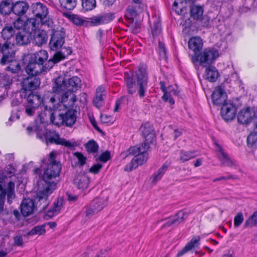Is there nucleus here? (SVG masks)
Here are the masks:
<instances>
[{
    "mask_svg": "<svg viewBox=\"0 0 257 257\" xmlns=\"http://www.w3.org/2000/svg\"><path fill=\"white\" fill-rule=\"evenodd\" d=\"M57 153L52 151L49 154V164L43 174V179L39 184L37 196L40 202L43 201V208L48 205V197L56 188L57 183L53 180L58 177L61 170V164L55 160Z\"/></svg>",
    "mask_w": 257,
    "mask_h": 257,
    "instance_id": "f257e3e1",
    "label": "nucleus"
},
{
    "mask_svg": "<svg viewBox=\"0 0 257 257\" xmlns=\"http://www.w3.org/2000/svg\"><path fill=\"white\" fill-rule=\"evenodd\" d=\"M125 82L128 92L134 93L138 88L139 96L143 97L145 96L147 88L148 75L145 69H139L135 75H127L125 78Z\"/></svg>",
    "mask_w": 257,
    "mask_h": 257,
    "instance_id": "f03ea898",
    "label": "nucleus"
},
{
    "mask_svg": "<svg viewBox=\"0 0 257 257\" xmlns=\"http://www.w3.org/2000/svg\"><path fill=\"white\" fill-rule=\"evenodd\" d=\"M149 148L150 146L146 144H142L140 146L131 147L129 150L130 154L135 155V156L126 166L124 170L127 172L131 171L137 168L138 166L146 162L148 159L146 152Z\"/></svg>",
    "mask_w": 257,
    "mask_h": 257,
    "instance_id": "7ed1b4c3",
    "label": "nucleus"
},
{
    "mask_svg": "<svg viewBox=\"0 0 257 257\" xmlns=\"http://www.w3.org/2000/svg\"><path fill=\"white\" fill-rule=\"evenodd\" d=\"M34 131L36 133L37 137L41 140H43L44 138L46 139V142L53 143L57 145L64 146L66 147L71 148L75 146L74 142H71L64 138L60 137L58 134L55 132H43L41 128L35 127L34 128Z\"/></svg>",
    "mask_w": 257,
    "mask_h": 257,
    "instance_id": "20e7f679",
    "label": "nucleus"
},
{
    "mask_svg": "<svg viewBox=\"0 0 257 257\" xmlns=\"http://www.w3.org/2000/svg\"><path fill=\"white\" fill-rule=\"evenodd\" d=\"M55 91L63 92L68 90L74 92L80 87L81 80L78 77L73 76L65 81L63 77L58 76L55 80Z\"/></svg>",
    "mask_w": 257,
    "mask_h": 257,
    "instance_id": "39448f33",
    "label": "nucleus"
},
{
    "mask_svg": "<svg viewBox=\"0 0 257 257\" xmlns=\"http://www.w3.org/2000/svg\"><path fill=\"white\" fill-rule=\"evenodd\" d=\"M218 56L219 53L217 50L209 48L205 49L198 56L193 57L192 59L193 63L199 61L201 66L206 67L213 63Z\"/></svg>",
    "mask_w": 257,
    "mask_h": 257,
    "instance_id": "423d86ee",
    "label": "nucleus"
},
{
    "mask_svg": "<svg viewBox=\"0 0 257 257\" xmlns=\"http://www.w3.org/2000/svg\"><path fill=\"white\" fill-rule=\"evenodd\" d=\"M32 13L37 18L40 19L42 24L51 27L53 24L51 19H47L48 10L47 7L39 3L33 4L31 6Z\"/></svg>",
    "mask_w": 257,
    "mask_h": 257,
    "instance_id": "0eeeda50",
    "label": "nucleus"
},
{
    "mask_svg": "<svg viewBox=\"0 0 257 257\" xmlns=\"http://www.w3.org/2000/svg\"><path fill=\"white\" fill-rule=\"evenodd\" d=\"M56 86L53 87L52 92H48L46 93L42 98V103L47 109H55L56 105L60 102V93L62 92H58L54 89Z\"/></svg>",
    "mask_w": 257,
    "mask_h": 257,
    "instance_id": "6e6552de",
    "label": "nucleus"
},
{
    "mask_svg": "<svg viewBox=\"0 0 257 257\" xmlns=\"http://www.w3.org/2000/svg\"><path fill=\"white\" fill-rule=\"evenodd\" d=\"M57 117L60 120V121H55V117L53 114L51 116V121L56 124L65 123L67 126H71L76 120V112L74 110H68L65 114L59 113Z\"/></svg>",
    "mask_w": 257,
    "mask_h": 257,
    "instance_id": "1a4fd4ad",
    "label": "nucleus"
},
{
    "mask_svg": "<svg viewBox=\"0 0 257 257\" xmlns=\"http://www.w3.org/2000/svg\"><path fill=\"white\" fill-rule=\"evenodd\" d=\"M237 108L233 103L228 101L224 103L221 109V114L225 121L233 120L236 115Z\"/></svg>",
    "mask_w": 257,
    "mask_h": 257,
    "instance_id": "9d476101",
    "label": "nucleus"
},
{
    "mask_svg": "<svg viewBox=\"0 0 257 257\" xmlns=\"http://www.w3.org/2000/svg\"><path fill=\"white\" fill-rule=\"evenodd\" d=\"M16 51L15 46L14 44L7 41L2 46V52L3 55L1 60V64L5 65L8 61H10L15 58Z\"/></svg>",
    "mask_w": 257,
    "mask_h": 257,
    "instance_id": "9b49d317",
    "label": "nucleus"
},
{
    "mask_svg": "<svg viewBox=\"0 0 257 257\" xmlns=\"http://www.w3.org/2000/svg\"><path fill=\"white\" fill-rule=\"evenodd\" d=\"M161 88L164 92L162 99L165 101L168 102L170 104H174L175 101L173 98V96L177 95L179 93L178 88L176 86H169L166 88L163 82H160Z\"/></svg>",
    "mask_w": 257,
    "mask_h": 257,
    "instance_id": "f8f14e48",
    "label": "nucleus"
},
{
    "mask_svg": "<svg viewBox=\"0 0 257 257\" xmlns=\"http://www.w3.org/2000/svg\"><path fill=\"white\" fill-rule=\"evenodd\" d=\"M212 100L213 103L216 105H223L224 103L228 102L227 95L222 85L215 88L212 94Z\"/></svg>",
    "mask_w": 257,
    "mask_h": 257,
    "instance_id": "ddd939ff",
    "label": "nucleus"
},
{
    "mask_svg": "<svg viewBox=\"0 0 257 257\" xmlns=\"http://www.w3.org/2000/svg\"><path fill=\"white\" fill-rule=\"evenodd\" d=\"M255 113L249 107H246L241 109L237 115V120L238 122L248 125L255 118Z\"/></svg>",
    "mask_w": 257,
    "mask_h": 257,
    "instance_id": "4468645a",
    "label": "nucleus"
},
{
    "mask_svg": "<svg viewBox=\"0 0 257 257\" xmlns=\"http://www.w3.org/2000/svg\"><path fill=\"white\" fill-rule=\"evenodd\" d=\"M64 33L62 31H55L53 32L50 42L51 50L55 51L61 48L64 43Z\"/></svg>",
    "mask_w": 257,
    "mask_h": 257,
    "instance_id": "2eb2a0df",
    "label": "nucleus"
},
{
    "mask_svg": "<svg viewBox=\"0 0 257 257\" xmlns=\"http://www.w3.org/2000/svg\"><path fill=\"white\" fill-rule=\"evenodd\" d=\"M140 131L145 140L144 144L149 146L150 144L153 143L155 140V134L154 129L150 123L147 122L143 124L140 127Z\"/></svg>",
    "mask_w": 257,
    "mask_h": 257,
    "instance_id": "dca6fc26",
    "label": "nucleus"
},
{
    "mask_svg": "<svg viewBox=\"0 0 257 257\" xmlns=\"http://www.w3.org/2000/svg\"><path fill=\"white\" fill-rule=\"evenodd\" d=\"M215 151L218 158L222 165L231 167L234 165L233 161L230 159L228 154L224 151L222 147L217 143H215Z\"/></svg>",
    "mask_w": 257,
    "mask_h": 257,
    "instance_id": "f3484780",
    "label": "nucleus"
},
{
    "mask_svg": "<svg viewBox=\"0 0 257 257\" xmlns=\"http://www.w3.org/2000/svg\"><path fill=\"white\" fill-rule=\"evenodd\" d=\"M36 208L33 200L27 198L24 199L21 204V211L24 216L27 217L32 215Z\"/></svg>",
    "mask_w": 257,
    "mask_h": 257,
    "instance_id": "a211bd4d",
    "label": "nucleus"
},
{
    "mask_svg": "<svg viewBox=\"0 0 257 257\" xmlns=\"http://www.w3.org/2000/svg\"><path fill=\"white\" fill-rule=\"evenodd\" d=\"M73 183L78 189L84 190L89 186V179L86 174L79 173L75 176Z\"/></svg>",
    "mask_w": 257,
    "mask_h": 257,
    "instance_id": "6ab92c4d",
    "label": "nucleus"
},
{
    "mask_svg": "<svg viewBox=\"0 0 257 257\" xmlns=\"http://www.w3.org/2000/svg\"><path fill=\"white\" fill-rule=\"evenodd\" d=\"M29 8V6L25 1H18L12 5V12L19 17L24 15Z\"/></svg>",
    "mask_w": 257,
    "mask_h": 257,
    "instance_id": "aec40b11",
    "label": "nucleus"
},
{
    "mask_svg": "<svg viewBox=\"0 0 257 257\" xmlns=\"http://www.w3.org/2000/svg\"><path fill=\"white\" fill-rule=\"evenodd\" d=\"M26 71L29 75H37L43 72V65L29 58V62L26 67Z\"/></svg>",
    "mask_w": 257,
    "mask_h": 257,
    "instance_id": "412c9836",
    "label": "nucleus"
},
{
    "mask_svg": "<svg viewBox=\"0 0 257 257\" xmlns=\"http://www.w3.org/2000/svg\"><path fill=\"white\" fill-rule=\"evenodd\" d=\"M200 236H193L185 246L177 254V257H180L193 248H198L200 245Z\"/></svg>",
    "mask_w": 257,
    "mask_h": 257,
    "instance_id": "4be33fe9",
    "label": "nucleus"
},
{
    "mask_svg": "<svg viewBox=\"0 0 257 257\" xmlns=\"http://www.w3.org/2000/svg\"><path fill=\"white\" fill-rule=\"evenodd\" d=\"M40 84V81L37 77H27L23 82V88L24 90L31 91L36 89Z\"/></svg>",
    "mask_w": 257,
    "mask_h": 257,
    "instance_id": "5701e85b",
    "label": "nucleus"
},
{
    "mask_svg": "<svg viewBox=\"0 0 257 257\" xmlns=\"http://www.w3.org/2000/svg\"><path fill=\"white\" fill-rule=\"evenodd\" d=\"M203 75V77L211 82H215L219 76L217 69L213 66H207Z\"/></svg>",
    "mask_w": 257,
    "mask_h": 257,
    "instance_id": "b1692460",
    "label": "nucleus"
},
{
    "mask_svg": "<svg viewBox=\"0 0 257 257\" xmlns=\"http://www.w3.org/2000/svg\"><path fill=\"white\" fill-rule=\"evenodd\" d=\"M65 92L61 95L60 98V102L64 103L65 106H71L76 101V96L73 91L65 90Z\"/></svg>",
    "mask_w": 257,
    "mask_h": 257,
    "instance_id": "393cba45",
    "label": "nucleus"
},
{
    "mask_svg": "<svg viewBox=\"0 0 257 257\" xmlns=\"http://www.w3.org/2000/svg\"><path fill=\"white\" fill-rule=\"evenodd\" d=\"M66 57L65 52H57L53 56L52 59L49 60L45 65L43 66V72L47 71L50 70L53 66L54 64L62 60H64Z\"/></svg>",
    "mask_w": 257,
    "mask_h": 257,
    "instance_id": "a878e982",
    "label": "nucleus"
},
{
    "mask_svg": "<svg viewBox=\"0 0 257 257\" xmlns=\"http://www.w3.org/2000/svg\"><path fill=\"white\" fill-rule=\"evenodd\" d=\"M40 25V21L35 18L28 19L25 21L24 31L31 34L36 31Z\"/></svg>",
    "mask_w": 257,
    "mask_h": 257,
    "instance_id": "bb28decb",
    "label": "nucleus"
},
{
    "mask_svg": "<svg viewBox=\"0 0 257 257\" xmlns=\"http://www.w3.org/2000/svg\"><path fill=\"white\" fill-rule=\"evenodd\" d=\"M33 33V37L36 44L39 46L46 43L48 36L46 31L39 28Z\"/></svg>",
    "mask_w": 257,
    "mask_h": 257,
    "instance_id": "cd10ccee",
    "label": "nucleus"
},
{
    "mask_svg": "<svg viewBox=\"0 0 257 257\" xmlns=\"http://www.w3.org/2000/svg\"><path fill=\"white\" fill-rule=\"evenodd\" d=\"M48 57V55L47 51L44 50L31 54L29 56V58H31V60L36 61V62L41 63L42 65L47 60Z\"/></svg>",
    "mask_w": 257,
    "mask_h": 257,
    "instance_id": "c85d7f7f",
    "label": "nucleus"
},
{
    "mask_svg": "<svg viewBox=\"0 0 257 257\" xmlns=\"http://www.w3.org/2000/svg\"><path fill=\"white\" fill-rule=\"evenodd\" d=\"M188 46L190 49L192 50L195 54L202 48L203 42L199 37L191 38L188 42Z\"/></svg>",
    "mask_w": 257,
    "mask_h": 257,
    "instance_id": "c756f323",
    "label": "nucleus"
},
{
    "mask_svg": "<svg viewBox=\"0 0 257 257\" xmlns=\"http://www.w3.org/2000/svg\"><path fill=\"white\" fill-rule=\"evenodd\" d=\"M31 40L30 33L22 31L17 34L16 40L17 43L20 45H27Z\"/></svg>",
    "mask_w": 257,
    "mask_h": 257,
    "instance_id": "7c9ffc66",
    "label": "nucleus"
},
{
    "mask_svg": "<svg viewBox=\"0 0 257 257\" xmlns=\"http://www.w3.org/2000/svg\"><path fill=\"white\" fill-rule=\"evenodd\" d=\"M188 215L187 212L180 211L173 218L169 219L166 222V224L167 225L170 226L182 222L188 217Z\"/></svg>",
    "mask_w": 257,
    "mask_h": 257,
    "instance_id": "2f4dec72",
    "label": "nucleus"
},
{
    "mask_svg": "<svg viewBox=\"0 0 257 257\" xmlns=\"http://www.w3.org/2000/svg\"><path fill=\"white\" fill-rule=\"evenodd\" d=\"M27 104L34 106V107H38L42 103V98L37 94L30 93L27 98Z\"/></svg>",
    "mask_w": 257,
    "mask_h": 257,
    "instance_id": "473e14b6",
    "label": "nucleus"
},
{
    "mask_svg": "<svg viewBox=\"0 0 257 257\" xmlns=\"http://www.w3.org/2000/svg\"><path fill=\"white\" fill-rule=\"evenodd\" d=\"M104 88L101 87H98L96 90V95L93 100L94 105L97 108L101 107L103 104V94Z\"/></svg>",
    "mask_w": 257,
    "mask_h": 257,
    "instance_id": "72a5a7b5",
    "label": "nucleus"
},
{
    "mask_svg": "<svg viewBox=\"0 0 257 257\" xmlns=\"http://www.w3.org/2000/svg\"><path fill=\"white\" fill-rule=\"evenodd\" d=\"M45 233V224H43L34 227L27 233V235L28 236H33L34 235L40 236L44 235Z\"/></svg>",
    "mask_w": 257,
    "mask_h": 257,
    "instance_id": "f704fd0d",
    "label": "nucleus"
},
{
    "mask_svg": "<svg viewBox=\"0 0 257 257\" xmlns=\"http://www.w3.org/2000/svg\"><path fill=\"white\" fill-rule=\"evenodd\" d=\"M203 14V10L201 7L198 6H192L191 8V16L196 20L201 19Z\"/></svg>",
    "mask_w": 257,
    "mask_h": 257,
    "instance_id": "c9c22d12",
    "label": "nucleus"
},
{
    "mask_svg": "<svg viewBox=\"0 0 257 257\" xmlns=\"http://www.w3.org/2000/svg\"><path fill=\"white\" fill-rule=\"evenodd\" d=\"M107 198H97L93 202L92 206L97 212L101 210L106 205Z\"/></svg>",
    "mask_w": 257,
    "mask_h": 257,
    "instance_id": "e433bc0d",
    "label": "nucleus"
},
{
    "mask_svg": "<svg viewBox=\"0 0 257 257\" xmlns=\"http://www.w3.org/2000/svg\"><path fill=\"white\" fill-rule=\"evenodd\" d=\"M6 64H9V66L7 67V69L12 73H17L21 69L19 63L16 59H15V58L12 59V60L10 61H8Z\"/></svg>",
    "mask_w": 257,
    "mask_h": 257,
    "instance_id": "4c0bfd02",
    "label": "nucleus"
},
{
    "mask_svg": "<svg viewBox=\"0 0 257 257\" xmlns=\"http://www.w3.org/2000/svg\"><path fill=\"white\" fill-rule=\"evenodd\" d=\"M14 30L11 26H6L1 32L2 38L5 40L10 39L14 36Z\"/></svg>",
    "mask_w": 257,
    "mask_h": 257,
    "instance_id": "58836bf2",
    "label": "nucleus"
},
{
    "mask_svg": "<svg viewBox=\"0 0 257 257\" xmlns=\"http://www.w3.org/2000/svg\"><path fill=\"white\" fill-rule=\"evenodd\" d=\"M167 166L163 165L157 172V173L153 175V176L151 178L150 181L153 184H155L158 181H159L163 175H164L165 172L167 169Z\"/></svg>",
    "mask_w": 257,
    "mask_h": 257,
    "instance_id": "ea45409f",
    "label": "nucleus"
},
{
    "mask_svg": "<svg viewBox=\"0 0 257 257\" xmlns=\"http://www.w3.org/2000/svg\"><path fill=\"white\" fill-rule=\"evenodd\" d=\"M61 7L68 10H73L76 6V0H59Z\"/></svg>",
    "mask_w": 257,
    "mask_h": 257,
    "instance_id": "a19ab883",
    "label": "nucleus"
},
{
    "mask_svg": "<svg viewBox=\"0 0 257 257\" xmlns=\"http://www.w3.org/2000/svg\"><path fill=\"white\" fill-rule=\"evenodd\" d=\"M12 11V5L8 1H3L0 4V13L4 15L9 14Z\"/></svg>",
    "mask_w": 257,
    "mask_h": 257,
    "instance_id": "79ce46f5",
    "label": "nucleus"
},
{
    "mask_svg": "<svg viewBox=\"0 0 257 257\" xmlns=\"http://www.w3.org/2000/svg\"><path fill=\"white\" fill-rule=\"evenodd\" d=\"M257 224V212H255L245 222L244 226L245 228H250Z\"/></svg>",
    "mask_w": 257,
    "mask_h": 257,
    "instance_id": "37998d69",
    "label": "nucleus"
},
{
    "mask_svg": "<svg viewBox=\"0 0 257 257\" xmlns=\"http://www.w3.org/2000/svg\"><path fill=\"white\" fill-rule=\"evenodd\" d=\"M196 155L195 152L181 151L180 160L182 162H185L194 158Z\"/></svg>",
    "mask_w": 257,
    "mask_h": 257,
    "instance_id": "c03bdc74",
    "label": "nucleus"
},
{
    "mask_svg": "<svg viewBox=\"0 0 257 257\" xmlns=\"http://www.w3.org/2000/svg\"><path fill=\"white\" fill-rule=\"evenodd\" d=\"M83 8L87 11L93 10L96 7V0H81Z\"/></svg>",
    "mask_w": 257,
    "mask_h": 257,
    "instance_id": "a18cd8bd",
    "label": "nucleus"
},
{
    "mask_svg": "<svg viewBox=\"0 0 257 257\" xmlns=\"http://www.w3.org/2000/svg\"><path fill=\"white\" fill-rule=\"evenodd\" d=\"M247 142L250 147H257V132L250 134L247 137Z\"/></svg>",
    "mask_w": 257,
    "mask_h": 257,
    "instance_id": "49530a36",
    "label": "nucleus"
},
{
    "mask_svg": "<svg viewBox=\"0 0 257 257\" xmlns=\"http://www.w3.org/2000/svg\"><path fill=\"white\" fill-rule=\"evenodd\" d=\"M69 19L75 25L80 26L83 25L85 21L80 16L76 15H69Z\"/></svg>",
    "mask_w": 257,
    "mask_h": 257,
    "instance_id": "de8ad7c7",
    "label": "nucleus"
},
{
    "mask_svg": "<svg viewBox=\"0 0 257 257\" xmlns=\"http://www.w3.org/2000/svg\"><path fill=\"white\" fill-rule=\"evenodd\" d=\"M161 33L160 24L158 21L154 22L153 26L152 27V34L153 37L159 36Z\"/></svg>",
    "mask_w": 257,
    "mask_h": 257,
    "instance_id": "09e8293b",
    "label": "nucleus"
},
{
    "mask_svg": "<svg viewBox=\"0 0 257 257\" xmlns=\"http://www.w3.org/2000/svg\"><path fill=\"white\" fill-rule=\"evenodd\" d=\"M63 204V200L62 198H58L57 202L54 204L53 207L52 208L53 212L55 213H58L61 209Z\"/></svg>",
    "mask_w": 257,
    "mask_h": 257,
    "instance_id": "8fccbe9b",
    "label": "nucleus"
},
{
    "mask_svg": "<svg viewBox=\"0 0 257 257\" xmlns=\"http://www.w3.org/2000/svg\"><path fill=\"white\" fill-rule=\"evenodd\" d=\"M104 19L103 16H98L91 18L90 23L94 26H97L104 23Z\"/></svg>",
    "mask_w": 257,
    "mask_h": 257,
    "instance_id": "3c124183",
    "label": "nucleus"
},
{
    "mask_svg": "<svg viewBox=\"0 0 257 257\" xmlns=\"http://www.w3.org/2000/svg\"><path fill=\"white\" fill-rule=\"evenodd\" d=\"M243 215L242 213H238L234 218V225L236 227H239L243 221Z\"/></svg>",
    "mask_w": 257,
    "mask_h": 257,
    "instance_id": "603ef678",
    "label": "nucleus"
},
{
    "mask_svg": "<svg viewBox=\"0 0 257 257\" xmlns=\"http://www.w3.org/2000/svg\"><path fill=\"white\" fill-rule=\"evenodd\" d=\"M86 148L88 152L94 153L97 151L98 146L94 141H91L86 144Z\"/></svg>",
    "mask_w": 257,
    "mask_h": 257,
    "instance_id": "864d4df0",
    "label": "nucleus"
},
{
    "mask_svg": "<svg viewBox=\"0 0 257 257\" xmlns=\"http://www.w3.org/2000/svg\"><path fill=\"white\" fill-rule=\"evenodd\" d=\"M25 21L21 18H18L14 23L15 28L18 29H23L22 31H24Z\"/></svg>",
    "mask_w": 257,
    "mask_h": 257,
    "instance_id": "5fc2aeb1",
    "label": "nucleus"
},
{
    "mask_svg": "<svg viewBox=\"0 0 257 257\" xmlns=\"http://www.w3.org/2000/svg\"><path fill=\"white\" fill-rule=\"evenodd\" d=\"M159 52L161 58H166V51L164 43L161 42L159 40Z\"/></svg>",
    "mask_w": 257,
    "mask_h": 257,
    "instance_id": "6e6d98bb",
    "label": "nucleus"
},
{
    "mask_svg": "<svg viewBox=\"0 0 257 257\" xmlns=\"http://www.w3.org/2000/svg\"><path fill=\"white\" fill-rule=\"evenodd\" d=\"M12 79L10 76L4 75L3 77H2L1 84L3 85L4 86H8L12 83Z\"/></svg>",
    "mask_w": 257,
    "mask_h": 257,
    "instance_id": "4d7b16f0",
    "label": "nucleus"
},
{
    "mask_svg": "<svg viewBox=\"0 0 257 257\" xmlns=\"http://www.w3.org/2000/svg\"><path fill=\"white\" fill-rule=\"evenodd\" d=\"M97 212H98L96 211L95 208L92 206L87 208L84 212V214L86 217H90Z\"/></svg>",
    "mask_w": 257,
    "mask_h": 257,
    "instance_id": "13d9d810",
    "label": "nucleus"
},
{
    "mask_svg": "<svg viewBox=\"0 0 257 257\" xmlns=\"http://www.w3.org/2000/svg\"><path fill=\"white\" fill-rule=\"evenodd\" d=\"M37 107H34V106H32L31 105L26 104L25 106V110L27 115L29 116H32L33 115L35 110Z\"/></svg>",
    "mask_w": 257,
    "mask_h": 257,
    "instance_id": "bf43d9fd",
    "label": "nucleus"
},
{
    "mask_svg": "<svg viewBox=\"0 0 257 257\" xmlns=\"http://www.w3.org/2000/svg\"><path fill=\"white\" fill-rule=\"evenodd\" d=\"M100 120L103 123H109L112 120V117L111 115H108L106 114H101Z\"/></svg>",
    "mask_w": 257,
    "mask_h": 257,
    "instance_id": "052dcab7",
    "label": "nucleus"
},
{
    "mask_svg": "<svg viewBox=\"0 0 257 257\" xmlns=\"http://www.w3.org/2000/svg\"><path fill=\"white\" fill-rule=\"evenodd\" d=\"M101 168L102 165L101 164H97L94 165L89 169V172L93 174H97L99 172Z\"/></svg>",
    "mask_w": 257,
    "mask_h": 257,
    "instance_id": "680f3d73",
    "label": "nucleus"
},
{
    "mask_svg": "<svg viewBox=\"0 0 257 257\" xmlns=\"http://www.w3.org/2000/svg\"><path fill=\"white\" fill-rule=\"evenodd\" d=\"M75 156L78 159L80 165L82 166L85 164L86 158L84 156L80 153L77 152L75 153Z\"/></svg>",
    "mask_w": 257,
    "mask_h": 257,
    "instance_id": "e2e57ef3",
    "label": "nucleus"
},
{
    "mask_svg": "<svg viewBox=\"0 0 257 257\" xmlns=\"http://www.w3.org/2000/svg\"><path fill=\"white\" fill-rule=\"evenodd\" d=\"M110 158V153L108 152H105L103 153L99 157L100 161L103 162H106L108 160H109Z\"/></svg>",
    "mask_w": 257,
    "mask_h": 257,
    "instance_id": "0e129e2a",
    "label": "nucleus"
},
{
    "mask_svg": "<svg viewBox=\"0 0 257 257\" xmlns=\"http://www.w3.org/2000/svg\"><path fill=\"white\" fill-rule=\"evenodd\" d=\"M137 11L133 8H128L127 9V14L129 15L130 18H133L137 15Z\"/></svg>",
    "mask_w": 257,
    "mask_h": 257,
    "instance_id": "69168bd1",
    "label": "nucleus"
},
{
    "mask_svg": "<svg viewBox=\"0 0 257 257\" xmlns=\"http://www.w3.org/2000/svg\"><path fill=\"white\" fill-rule=\"evenodd\" d=\"M23 238L21 236H16L14 237V243L17 245H22L23 244Z\"/></svg>",
    "mask_w": 257,
    "mask_h": 257,
    "instance_id": "338daca9",
    "label": "nucleus"
},
{
    "mask_svg": "<svg viewBox=\"0 0 257 257\" xmlns=\"http://www.w3.org/2000/svg\"><path fill=\"white\" fill-rule=\"evenodd\" d=\"M89 117L91 124L94 127V128L98 131L100 132V128L96 125V122L95 120L94 117L93 116H89Z\"/></svg>",
    "mask_w": 257,
    "mask_h": 257,
    "instance_id": "774afa93",
    "label": "nucleus"
}]
</instances>
